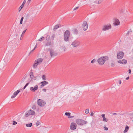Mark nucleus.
<instances>
[{"label": "nucleus", "mask_w": 133, "mask_h": 133, "mask_svg": "<svg viewBox=\"0 0 133 133\" xmlns=\"http://www.w3.org/2000/svg\"><path fill=\"white\" fill-rule=\"evenodd\" d=\"M109 59V57L107 56H102L97 59V62L99 64L101 65H102L104 64L105 61Z\"/></svg>", "instance_id": "obj_1"}, {"label": "nucleus", "mask_w": 133, "mask_h": 133, "mask_svg": "<svg viewBox=\"0 0 133 133\" xmlns=\"http://www.w3.org/2000/svg\"><path fill=\"white\" fill-rule=\"evenodd\" d=\"M70 32L68 30L65 31L64 33V40L65 41L67 42L69 41L70 36Z\"/></svg>", "instance_id": "obj_2"}, {"label": "nucleus", "mask_w": 133, "mask_h": 133, "mask_svg": "<svg viewBox=\"0 0 133 133\" xmlns=\"http://www.w3.org/2000/svg\"><path fill=\"white\" fill-rule=\"evenodd\" d=\"M76 123L78 125H83L86 124L87 122L84 120L80 119H77L76 121Z\"/></svg>", "instance_id": "obj_3"}, {"label": "nucleus", "mask_w": 133, "mask_h": 133, "mask_svg": "<svg viewBox=\"0 0 133 133\" xmlns=\"http://www.w3.org/2000/svg\"><path fill=\"white\" fill-rule=\"evenodd\" d=\"M111 26L110 24L104 25L102 27V30L104 31L108 30L109 29H111Z\"/></svg>", "instance_id": "obj_4"}, {"label": "nucleus", "mask_w": 133, "mask_h": 133, "mask_svg": "<svg viewBox=\"0 0 133 133\" xmlns=\"http://www.w3.org/2000/svg\"><path fill=\"white\" fill-rule=\"evenodd\" d=\"M38 104L41 107H43L46 104L45 102L43 100L39 99L37 101Z\"/></svg>", "instance_id": "obj_5"}, {"label": "nucleus", "mask_w": 133, "mask_h": 133, "mask_svg": "<svg viewBox=\"0 0 133 133\" xmlns=\"http://www.w3.org/2000/svg\"><path fill=\"white\" fill-rule=\"evenodd\" d=\"M124 53L122 51H119L117 52V58L118 59H121L123 57Z\"/></svg>", "instance_id": "obj_6"}, {"label": "nucleus", "mask_w": 133, "mask_h": 133, "mask_svg": "<svg viewBox=\"0 0 133 133\" xmlns=\"http://www.w3.org/2000/svg\"><path fill=\"white\" fill-rule=\"evenodd\" d=\"M47 50L50 51V56L51 58L53 56H56L57 55V53H55L54 50L52 49L51 48H48Z\"/></svg>", "instance_id": "obj_7"}, {"label": "nucleus", "mask_w": 133, "mask_h": 133, "mask_svg": "<svg viewBox=\"0 0 133 133\" xmlns=\"http://www.w3.org/2000/svg\"><path fill=\"white\" fill-rule=\"evenodd\" d=\"M82 28L84 31H86L87 29L88 26L87 22L86 21H84L83 22L82 24Z\"/></svg>", "instance_id": "obj_8"}, {"label": "nucleus", "mask_w": 133, "mask_h": 133, "mask_svg": "<svg viewBox=\"0 0 133 133\" xmlns=\"http://www.w3.org/2000/svg\"><path fill=\"white\" fill-rule=\"evenodd\" d=\"M76 127L77 125L76 123L72 122L71 124L70 128L71 130H74L76 129Z\"/></svg>", "instance_id": "obj_9"}, {"label": "nucleus", "mask_w": 133, "mask_h": 133, "mask_svg": "<svg viewBox=\"0 0 133 133\" xmlns=\"http://www.w3.org/2000/svg\"><path fill=\"white\" fill-rule=\"evenodd\" d=\"M79 42L78 41L75 40L72 43L71 45L74 47H76L79 45Z\"/></svg>", "instance_id": "obj_10"}, {"label": "nucleus", "mask_w": 133, "mask_h": 133, "mask_svg": "<svg viewBox=\"0 0 133 133\" xmlns=\"http://www.w3.org/2000/svg\"><path fill=\"white\" fill-rule=\"evenodd\" d=\"M38 89V85H36L34 87H31L30 88V90L31 91L33 92H35Z\"/></svg>", "instance_id": "obj_11"}, {"label": "nucleus", "mask_w": 133, "mask_h": 133, "mask_svg": "<svg viewBox=\"0 0 133 133\" xmlns=\"http://www.w3.org/2000/svg\"><path fill=\"white\" fill-rule=\"evenodd\" d=\"M20 92V90H18L15 92L13 94V95L11 96V98H15Z\"/></svg>", "instance_id": "obj_12"}, {"label": "nucleus", "mask_w": 133, "mask_h": 133, "mask_svg": "<svg viewBox=\"0 0 133 133\" xmlns=\"http://www.w3.org/2000/svg\"><path fill=\"white\" fill-rule=\"evenodd\" d=\"M40 84H41L40 85V87L41 88H42L45 85L48 84V82L46 81H44L41 82L40 83Z\"/></svg>", "instance_id": "obj_13"}, {"label": "nucleus", "mask_w": 133, "mask_h": 133, "mask_svg": "<svg viewBox=\"0 0 133 133\" xmlns=\"http://www.w3.org/2000/svg\"><path fill=\"white\" fill-rule=\"evenodd\" d=\"M120 24V22L118 19H116L115 22L113 23L115 25H118Z\"/></svg>", "instance_id": "obj_14"}, {"label": "nucleus", "mask_w": 133, "mask_h": 133, "mask_svg": "<svg viewBox=\"0 0 133 133\" xmlns=\"http://www.w3.org/2000/svg\"><path fill=\"white\" fill-rule=\"evenodd\" d=\"M72 31L74 34H76V35H77L78 34V31L77 30V29H76V28L73 29H72Z\"/></svg>", "instance_id": "obj_15"}, {"label": "nucleus", "mask_w": 133, "mask_h": 133, "mask_svg": "<svg viewBox=\"0 0 133 133\" xmlns=\"http://www.w3.org/2000/svg\"><path fill=\"white\" fill-rule=\"evenodd\" d=\"M30 76L31 79V81H32L33 78L34 76L33 75V72L32 71H31L30 72Z\"/></svg>", "instance_id": "obj_16"}, {"label": "nucleus", "mask_w": 133, "mask_h": 133, "mask_svg": "<svg viewBox=\"0 0 133 133\" xmlns=\"http://www.w3.org/2000/svg\"><path fill=\"white\" fill-rule=\"evenodd\" d=\"M43 60V59L42 58H39L37 59V60H36L35 61H36V62H38V64H39L40 63L42 62Z\"/></svg>", "instance_id": "obj_17"}, {"label": "nucleus", "mask_w": 133, "mask_h": 133, "mask_svg": "<svg viewBox=\"0 0 133 133\" xmlns=\"http://www.w3.org/2000/svg\"><path fill=\"white\" fill-rule=\"evenodd\" d=\"M38 64V62H36L35 61V62L33 65V67L34 68H36L37 66V65Z\"/></svg>", "instance_id": "obj_18"}, {"label": "nucleus", "mask_w": 133, "mask_h": 133, "mask_svg": "<svg viewBox=\"0 0 133 133\" xmlns=\"http://www.w3.org/2000/svg\"><path fill=\"white\" fill-rule=\"evenodd\" d=\"M29 111L30 112L31 115H34L35 114V112L33 110L30 109L29 110Z\"/></svg>", "instance_id": "obj_19"}, {"label": "nucleus", "mask_w": 133, "mask_h": 133, "mask_svg": "<svg viewBox=\"0 0 133 133\" xmlns=\"http://www.w3.org/2000/svg\"><path fill=\"white\" fill-rule=\"evenodd\" d=\"M30 115V112H29L28 111L26 112L25 115V116L26 117H28Z\"/></svg>", "instance_id": "obj_20"}, {"label": "nucleus", "mask_w": 133, "mask_h": 133, "mask_svg": "<svg viewBox=\"0 0 133 133\" xmlns=\"http://www.w3.org/2000/svg\"><path fill=\"white\" fill-rule=\"evenodd\" d=\"M61 50L63 51H65L66 50V49L65 47V46L64 45H63L61 46Z\"/></svg>", "instance_id": "obj_21"}, {"label": "nucleus", "mask_w": 133, "mask_h": 133, "mask_svg": "<svg viewBox=\"0 0 133 133\" xmlns=\"http://www.w3.org/2000/svg\"><path fill=\"white\" fill-rule=\"evenodd\" d=\"M129 127L127 126H126L125 127V130H124V133L127 132L128 131V130H129Z\"/></svg>", "instance_id": "obj_22"}, {"label": "nucleus", "mask_w": 133, "mask_h": 133, "mask_svg": "<svg viewBox=\"0 0 133 133\" xmlns=\"http://www.w3.org/2000/svg\"><path fill=\"white\" fill-rule=\"evenodd\" d=\"M32 125V123H30L26 124V126L27 127H31Z\"/></svg>", "instance_id": "obj_23"}, {"label": "nucleus", "mask_w": 133, "mask_h": 133, "mask_svg": "<svg viewBox=\"0 0 133 133\" xmlns=\"http://www.w3.org/2000/svg\"><path fill=\"white\" fill-rule=\"evenodd\" d=\"M60 27L59 26V25H56L54 27V28L53 29V30L54 31H55L58 28H59Z\"/></svg>", "instance_id": "obj_24"}, {"label": "nucleus", "mask_w": 133, "mask_h": 133, "mask_svg": "<svg viewBox=\"0 0 133 133\" xmlns=\"http://www.w3.org/2000/svg\"><path fill=\"white\" fill-rule=\"evenodd\" d=\"M111 66L112 67H114L115 65V63L114 61H112L111 63Z\"/></svg>", "instance_id": "obj_25"}, {"label": "nucleus", "mask_w": 133, "mask_h": 133, "mask_svg": "<svg viewBox=\"0 0 133 133\" xmlns=\"http://www.w3.org/2000/svg\"><path fill=\"white\" fill-rule=\"evenodd\" d=\"M122 62L123 64H125L127 63V61L123 59L122 60Z\"/></svg>", "instance_id": "obj_26"}, {"label": "nucleus", "mask_w": 133, "mask_h": 133, "mask_svg": "<svg viewBox=\"0 0 133 133\" xmlns=\"http://www.w3.org/2000/svg\"><path fill=\"white\" fill-rule=\"evenodd\" d=\"M37 44H36V45L35 46V47L34 48V49L32 50L29 53V55L34 50H35L36 49V48L37 47Z\"/></svg>", "instance_id": "obj_27"}, {"label": "nucleus", "mask_w": 133, "mask_h": 133, "mask_svg": "<svg viewBox=\"0 0 133 133\" xmlns=\"http://www.w3.org/2000/svg\"><path fill=\"white\" fill-rule=\"evenodd\" d=\"M51 44V42H48L47 43L45 44V46H50Z\"/></svg>", "instance_id": "obj_28"}, {"label": "nucleus", "mask_w": 133, "mask_h": 133, "mask_svg": "<svg viewBox=\"0 0 133 133\" xmlns=\"http://www.w3.org/2000/svg\"><path fill=\"white\" fill-rule=\"evenodd\" d=\"M65 114L66 116H70L71 114L69 112H66L65 113Z\"/></svg>", "instance_id": "obj_29"}, {"label": "nucleus", "mask_w": 133, "mask_h": 133, "mask_svg": "<svg viewBox=\"0 0 133 133\" xmlns=\"http://www.w3.org/2000/svg\"><path fill=\"white\" fill-rule=\"evenodd\" d=\"M23 19H24V17H22L20 21V24H22L23 21Z\"/></svg>", "instance_id": "obj_30"}, {"label": "nucleus", "mask_w": 133, "mask_h": 133, "mask_svg": "<svg viewBox=\"0 0 133 133\" xmlns=\"http://www.w3.org/2000/svg\"><path fill=\"white\" fill-rule=\"evenodd\" d=\"M26 0H24L23 1V3H22V4L21 5V6H22L23 7L24 4H25V3H26Z\"/></svg>", "instance_id": "obj_31"}, {"label": "nucleus", "mask_w": 133, "mask_h": 133, "mask_svg": "<svg viewBox=\"0 0 133 133\" xmlns=\"http://www.w3.org/2000/svg\"><path fill=\"white\" fill-rule=\"evenodd\" d=\"M32 108L34 110H35L36 109V106L35 104H34L32 105Z\"/></svg>", "instance_id": "obj_32"}, {"label": "nucleus", "mask_w": 133, "mask_h": 133, "mask_svg": "<svg viewBox=\"0 0 133 133\" xmlns=\"http://www.w3.org/2000/svg\"><path fill=\"white\" fill-rule=\"evenodd\" d=\"M89 110L88 109H86L85 110V112L86 114H88L89 112Z\"/></svg>", "instance_id": "obj_33"}, {"label": "nucleus", "mask_w": 133, "mask_h": 133, "mask_svg": "<svg viewBox=\"0 0 133 133\" xmlns=\"http://www.w3.org/2000/svg\"><path fill=\"white\" fill-rule=\"evenodd\" d=\"M29 82H28V83H27L25 84V85L24 86V87L23 88V89L24 90V89L28 85H29Z\"/></svg>", "instance_id": "obj_34"}, {"label": "nucleus", "mask_w": 133, "mask_h": 133, "mask_svg": "<svg viewBox=\"0 0 133 133\" xmlns=\"http://www.w3.org/2000/svg\"><path fill=\"white\" fill-rule=\"evenodd\" d=\"M42 78L43 79L44 81L45 80H46L45 76L44 75H43L42 76Z\"/></svg>", "instance_id": "obj_35"}, {"label": "nucleus", "mask_w": 133, "mask_h": 133, "mask_svg": "<svg viewBox=\"0 0 133 133\" xmlns=\"http://www.w3.org/2000/svg\"><path fill=\"white\" fill-rule=\"evenodd\" d=\"M108 119H107L105 117L104 118H103V121H105L106 122H107L108 121Z\"/></svg>", "instance_id": "obj_36"}, {"label": "nucleus", "mask_w": 133, "mask_h": 133, "mask_svg": "<svg viewBox=\"0 0 133 133\" xmlns=\"http://www.w3.org/2000/svg\"><path fill=\"white\" fill-rule=\"evenodd\" d=\"M131 32V29H130L128 31L127 33V34H126V36H128V35L129 34L130 32Z\"/></svg>", "instance_id": "obj_37"}, {"label": "nucleus", "mask_w": 133, "mask_h": 133, "mask_svg": "<svg viewBox=\"0 0 133 133\" xmlns=\"http://www.w3.org/2000/svg\"><path fill=\"white\" fill-rule=\"evenodd\" d=\"M40 124V122L39 121H37L36 123V125L37 126H38L39 124Z\"/></svg>", "instance_id": "obj_38"}, {"label": "nucleus", "mask_w": 133, "mask_h": 133, "mask_svg": "<svg viewBox=\"0 0 133 133\" xmlns=\"http://www.w3.org/2000/svg\"><path fill=\"white\" fill-rule=\"evenodd\" d=\"M50 39V36L49 35H47L46 37V39L48 41Z\"/></svg>", "instance_id": "obj_39"}, {"label": "nucleus", "mask_w": 133, "mask_h": 133, "mask_svg": "<svg viewBox=\"0 0 133 133\" xmlns=\"http://www.w3.org/2000/svg\"><path fill=\"white\" fill-rule=\"evenodd\" d=\"M17 124V122H16L15 121H13L12 124L13 125H15L16 124Z\"/></svg>", "instance_id": "obj_40"}, {"label": "nucleus", "mask_w": 133, "mask_h": 133, "mask_svg": "<svg viewBox=\"0 0 133 133\" xmlns=\"http://www.w3.org/2000/svg\"><path fill=\"white\" fill-rule=\"evenodd\" d=\"M96 61V60L95 59L92 60L91 61V63H94Z\"/></svg>", "instance_id": "obj_41"}, {"label": "nucleus", "mask_w": 133, "mask_h": 133, "mask_svg": "<svg viewBox=\"0 0 133 133\" xmlns=\"http://www.w3.org/2000/svg\"><path fill=\"white\" fill-rule=\"evenodd\" d=\"M23 7L21 6L19 8V12L23 8Z\"/></svg>", "instance_id": "obj_42"}, {"label": "nucleus", "mask_w": 133, "mask_h": 133, "mask_svg": "<svg viewBox=\"0 0 133 133\" xmlns=\"http://www.w3.org/2000/svg\"><path fill=\"white\" fill-rule=\"evenodd\" d=\"M55 34H53L52 35V39L53 40L54 39L55 37Z\"/></svg>", "instance_id": "obj_43"}, {"label": "nucleus", "mask_w": 133, "mask_h": 133, "mask_svg": "<svg viewBox=\"0 0 133 133\" xmlns=\"http://www.w3.org/2000/svg\"><path fill=\"white\" fill-rule=\"evenodd\" d=\"M105 115L104 114H102L101 115V116H102V117L103 118H104L105 117Z\"/></svg>", "instance_id": "obj_44"}, {"label": "nucleus", "mask_w": 133, "mask_h": 133, "mask_svg": "<svg viewBox=\"0 0 133 133\" xmlns=\"http://www.w3.org/2000/svg\"><path fill=\"white\" fill-rule=\"evenodd\" d=\"M118 63H119L120 64H122V60H119L118 61Z\"/></svg>", "instance_id": "obj_45"}, {"label": "nucleus", "mask_w": 133, "mask_h": 133, "mask_svg": "<svg viewBox=\"0 0 133 133\" xmlns=\"http://www.w3.org/2000/svg\"><path fill=\"white\" fill-rule=\"evenodd\" d=\"M26 30H24V31H23V32H22V35H21V36H22V35H23V34H25V32H26Z\"/></svg>", "instance_id": "obj_46"}, {"label": "nucleus", "mask_w": 133, "mask_h": 133, "mask_svg": "<svg viewBox=\"0 0 133 133\" xmlns=\"http://www.w3.org/2000/svg\"><path fill=\"white\" fill-rule=\"evenodd\" d=\"M74 117V116H70H70H69L68 117V118H73V117Z\"/></svg>", "instance_id": "obj_47"}, {"label": "nucleus", "mask_w": 133, "mask_h": 133, "mask_svg": "<svg viewBox=\"0 0 133 133\" xmlns=\"http://www.w3.org/2000/svg\"><path fill=\"white\" fill-rule=\"evenodd\" d=\"M104 130H108V128L106 127L105 126L104 127Z\"/></svg>", "instance_id": "obj_48"}, {"label": "nucleus", "mask_w": 133, "mask_h": 133, "mask_svg": "<svg viewBox=\"0 0 133 133\" xmlns=\"http://www.w3.org/2000/svg\"><path fill=\"white\" fill-rule=\"evenodd\" d=\"M79 6H77L74 9V10H75L79 8Z\"/></svg>", "instance_id": "obj_49"}, {"label": "nucleus", "mask_w": 133, "mask_h": 133, "mask_svg": "<svg viewBox=\"0 0 133 133\" xmlns=\"http://www.w3.org/2000/svg\"><path fill=\"white\" fill-rule=\"evenodd\" d=\"M43 91L44 92H46V89H42Z\"/></svg>", "instance_id": "obj_50"}, {"label": "nucleus", "mask_w": 133, "mask_h": 133, "mask_svg": "<svg viewBox=\"0 0 133 133\" xmlns=\"http://www.w3.org/2000/svg\"><path fill=\"white\" fill-rule=\"evenodd\" d=\"M90 115L92 116L94 115V113L93 112H91L90 114Z\"/></svg>", "instance_id": "obj_51"}, {"label": "nucleus", "mask_w": 133, "mask_h": 133, "mask_svg": "<svg viewBox=\"0 0 133 133\" xmlns=\"http://www.w3.org/2000/svg\"><path fill=\"white\" fill-rule=\"evenodd\" d=\"M42 40V38H40L39 39H38V41H41Z\"/></svg>", "instance_id": "obj_52"}, {"label": "nucleus", "mask_w": 133, "mask_h": 133, "mask_svg": "<svg viewBox=\"0 0 133 133\" xmlns=\"http://www.w3.org/2000/svg\"><path fill=\"white\" fill-rule=\"evenodd\" d=\"M131 70L130 69H129V74H131Z\"/></svg>", "instance_id": "obj_53"}, {"label": "nucleus", "mask_w": 133, "mask_h": 133, "mask_svg": "<svg viewBox=\"0 0 133 133\" xmlns=\"http://www.w3.org/2000/svg\"><path fill=\"white\" fill-rule=\"evenodd\" d=\"M119 83L120 84H121V80H119Z\"/></svg>", "instance_id": "obj_54"}, {"label": "nucleus", "mask_w": 133, "mask_h": 133, "mask_svg": "<svg viewBox=\"0 0 133 133\" xmlns=\"http://www.w3.org/2000/svg\"><path fill=\"white\" fill-rule=\"evenodd\" d=\"M129 77H127L126 78V80H128L129 79Z\"/></svg>", "instance_id": "obj_55"}, {"label": "nucleus", "mask_w": 133, "mask_h": 133, "mask_svg": "<svg viewBox=\"0 0 133 133\" xmlns=\"http://www.w3.org/2000/svg\"><path fill=\"white\" fill-rule=\"evenodd\" d=\"M117 113H114L112 114L113 115H117Z\"/></svg>", "instance_id": "obj_56"}, {"label": "nucleus", "mask_w": 133, "mask_h": 133, "mask_svg": "<svg viewBox=\"0 0 133 133\" xmlns=\"http://www.w3.org/2000/svg\"><path fill=\"white\" fill-rule=\"evenodd\" d=\"M33 77L35 78V79H34V80H36V77L34 76Z\"/></svg>", "instance_id": "obj_57"}, {"label": "nucleus", "mask_w": 133, "mask_h": 133, "mask_svg": "<svg viewBox=\"0 0 133 133\" xmlns=\"http://www.w3.org/2000/svg\"><path fill=\"white\" fill-rule=\"evenodd\" d=\"M31 1V0H28L27 2H29Z\"/></svg>", "instance_id": "obj_58"}, {"label": "nucleus", "mask_w": 133, "mask_h": 133, "mask_svg": "<svg viewBox=\"0 0 133 133\" xmlns=\"http://www.w3.org/2000/svg\"><path fill=\"white\" fill-rule=\"evenodd\" d=\"M41 38H42H42H44V37H43V36Z\"/></svg>", "instance_id": "obj_59"}, {"label": "nucleus", "mask_w": 133, "mask_h": 133, "mask_svg": "<svg viewBox=\"0 0 133 133\" xmlns=\"http://www.w3.org/2000/svg\"><path fill=\"white\" fill-rule=\"evenodd\" d=\"M25 78H24V77H23V78H24V79H25Z\"/></svg>", "instance_id": "obj_60"}, {"label": "nucleus", "mask_w": 133, "mask_h": 133, "mask_svg": "<svg viewBox=\"0 0 133 133\" xmlns=\"http://www.w3.org/2000/svg\"><path fill=\"white\" fill-rule=\"evenodd\" d=\"M132 122H133V120H132Z\"/></svg>", "instance_id": "obj_61"}]
</instances>
